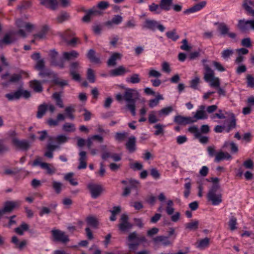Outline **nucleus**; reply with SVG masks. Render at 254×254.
<instances>
[{
    "instance_id": "nucleus-17",
    "label": "nucleus",
    "mask_w": 254,
    "mask_h": 254,
    "mask_svg": "<svg viewBox=\"0 0 254 254\" xmlns=\"http://www.w3.org/2000/svg\"><path fill=\"white\" fill-rule=\"evenodd\" d=\"M206 1H202L190 7V8L186 9L184 11V13L185 14H190L198 11L202 9L206 5Z\"/></svg>"
},
{
    "instance_id": "nucleus-43",
    "label": "nucleus",
    "mask_w": 254,
    "mask_h": 254,
    "mask_svg": "<svg viewBox=\"0 0 254 254\" xmlns=\"http://www.w3.org/2000/svg\"><path fill=\"white\" fill-rule=\"evenodd\" d=\"M95 51L93 50H90L88 53L87 57L91 62L98 63L99 59L95 57Z\"/></svg>"
},
{
    "instance_id": "nucleus-46",
    "label": "nucleus",
    "mask_w": 254,
    "mask_h": 254,
    "mask_svg": "<svg viewBox=\"0 0 254 254\" xmlns=\"http://www.w3.org/2000/svg\"><path fill=\"white\" fill-rule=\"evenodd\" d=\"M121 211V207L120 206L114 207L112 210L111 211L112 215L110 217V220L114 221L116 219V215Z\"/></svg>"
},
{
    "instance_id": "nucleus-32",
    "label": "nucleus",
    "mask_w": 254,
    "mask_h": 254,
    "mask_svg": "<svg viewBox=\"0 0 254 254\" xmlns=\"http://www.w3.org/2000/svg\"><path fill=\"white\" fill-rule=\"evenodd\" d=\"M100 13L98 10H97L95 8H93L88 12L87 14L83 17L82 20L84 22H88L90 20L91 17L92 15H97Z\"/></svg>"
},
{
    "instance_id": "nucleus-64",
    "label": "nucleus",
    "mask_w": 254,
    "mask_h": 254,
    "mask_svg": "<svg viewBox=\"0 0 254 254\" xmlns=\"http://www.w3.org/2000/svg\"><path fill=\"white\" fill-rule=\"evenodd\" d=\"M129 166L134 170H140L142 168V164L138 162L130 163Z\"/></svg>"
},
{
    "instance_id": "nucleus-42",
    "label": "nucleus",
    "mask_w": 254,
    "mask_h": 254,
    "mask_svg": "<svg viewBox=\"0 0 254 254\" xmlns=\"http://www.w3.org/2000/svg\"><path fill=\"white\" fill-rule=\"evenodd\" d=\"M47 110V107L46 104H42L38 107L37 117L38 118H41L45 114Z\"/></svg>"
},
{
    "instance_id": "nucleus-27",
    "label": "nucleus",
    "mask_w": 254,
    "mask_h": 254,
    "mask_svg": "<svg viewBox=\"0 0 254 254\" xmlns=\"http://www.w3.org/2000/svg\"><path fill=\"white\" fill-rule=\"evenodd\" d=\"M30 86L34 91L40 92L42 91V86L41 83L36 80H32L30 82Z\"/></svg>"
},
{
    "instance_id": "nucleus-51",
    "label": "nucleus",
    "mask_w": 254,
    "mask_h": 254,
    "mask_svg": "<svg viewBox=\"0 0 254 254\" xmlns=\"http://www.w3.org/2000/svg\"><path fill=\"white\" fill-rule=\"evenodd\" d=\"M122 21V17L120 15H116L114 17L111 21H108L107 22V25L110 26L112 23L115 24H119Z\"/></svg>"
},
{
    "instance_id": "nucleus-15",
    "label": "nucleus",
    "mask_w": 254,
    "mask_h": 254,
    "mask_svg": "<svg viewBox=\"0 0 254 254\" xmlns=\"http://www.w3.org/2000/svg\"><path fill=\"white\" fill-rule=\"evenodd\" d=\"M88 188L90 190L92 196L94 198L97 197L102 191L101 186L92 183L89 184Z\"/></svg>"
},
{
    "instance_id": "nucleus-50",
    "label": "nucleus",
    "mask_w": 254,
    "mask_h": 254,
    "mask_svg": "<svg viewBox=\"0 0 254 254\" xmlns=\"http://www.w3.org/2000/svg\"><path fill=\"white\" fill-rule=\"evenodd\" d=\"M200 82V78L198 76L194 77L193 79H192L190 83V86L191 88L196 89H197V86Z\"/></svg>"
},
{
    "instance_id": "nucleus-26",
    "label": "nucleus",
    "mask_w": 254,
    "mask_h": 254,
    "mask_svg": "<svg viewBox=\"0 0 254 254\" xmlns=\"http://www.w3.org/2000/svg\"><path fill=\"white\" fill-rule=\"evenodd\" d=\"M49 29V28L47 25H44L42 27L40 32L38 34L34 35V39L37 40L44 38L48 33Z\"/></svg>"
},
{
    "instance_id": "nucleus-19",
    "label": "nucleus",
    "mask_w": 254,
    "mask_h": 254,
    "mask_svg": "<svg viewBox=\"0 0 254 254\" xmlns=\"http://www.w3.org/2000/svg\"><path fill=\"white\" fill-rule=\"evenodd\" d=\"M130 71L128 68H126L123 66H120L118 68L112 70L110 71L111 76H117L125 74L126 73L130 72Z\"/></svg>"
},
{
    "instance_id": "nucleus-12",
    "label": "nucleus",
    "mask_w": 254,
    "mask_h": 254,
    "mask_svg": "<svg viewBox=\"0 0 254 254\" xmlns=\"http://www.w3.org/2000/svg\"><path fill=\"white\" fill-rule=\"evenodd\" d=\"M238 26L243 31H247L251 29L254 30V20H240Z\"/></svg>"
},
{
    "instance_id": "nucleus-54",
    "label": "nucleus",
    "mask_w": 254,
    "mask_h": 254,
    "mask_svg": "<svg viewBox=\"0 0 254 254\" xmlns=\"http://www.w3.org/2000/svg\"><path fill=\"white\" fill-rule=\"evenodd\" d=\"M173 111V108L171 106L166 107L160 110V116H166L168 115Z\"/></svg>"
},
{
    "instance_id": "nucleus-49",
    "label": "nucleus",
    "mask_w": 254,
    "mask_h": 254,
    "mask_svg": "<svg viewBox=\"0 0 254 254\" xmlns=\"http://www.w3.org/2000/svg\"><path fill=\"white\" fill-rule=\"evenodd\" d=\"M65 111L68 118L71 120L74 118V116L73 115V113L74 112V108L73 106L67 107L65 109Z\"/></svg>"
},
{
    "instance_id": "nucleus-39",
    "label": "nucleus",
    "mask_w": 254,
    "mask_h": 254,
    "mask_svg": "<svg viewBox=\"0 0 254 254\" xmlns=\"http://www.w3.org/2000/svg\"><path fill=\"white\" fill-rule=\"evenodd\" d=\"M231 147V150L233 152H237L238 150V146L233 142L226 141L223 146V148H226L228 147Z\"/></svg>"
},
{
    "instance_id": "nucleus-60",
    "label": "nucleus",
    "mask_w": 254,
    "mask_h": 254,
    "mask_svg": "<svg viewBox=\"0 0 254 254\" xmlns=\"http://www.w3.org/2000/svg\"><path fill=\"white\" fill-rule=\"evenodd\" d=\"M246 79L248 87H254V77L251 74H248Z\"/></svg>"
},
{
    "instance_id": "nucleus-34",
    "label": "nucleus",
    "mask_w": 254,
    "mask_h": 254,
    "mask_svg": "<svg viewBox=\"0 0 254 254\" xmlns=\"http://www.w3.org/2000/svg\"><path fill=\"white\" fill-rule=\"evenodd\" d=\"M144 27L154 30L159 27V25L156 21L151 20H147L144 24Z\"/></svg>"
},
{
    "instance_id": "nucleus-4",
    "label": "nucleus",
    "mask_w": 254,
    "mask_h": 254,
    "mask_svg": "<svg viewBox=\"0 0 254 254\" xmlns=\"http://www.w3.org/2000/svg\"><path fill=\"white\" fill-rule=\"evenodd\" d=\"M206 62L204 60L202 61L204 68V79L209 83L210 87L218 88L220 85V79L215 76L214 71L205 63Z\"/></svg>"
},
{
    "instance_id": "nucleus-8",
    "label": "nucleus",
    "mask_w": 254,
    "mask_h": 254,
    "mask_svg": "<svg viewBox=\"0 0 254 254\" xmlns=\"http://www.w3.org/2000/svg\"><path fill=\"white\" fill-rule=\"evenodd\" d=\"M227 123H228V127H226L225 126H216L214 128V131L216 132H222L223 130L226 129L227 132H229L232 128H234L236 126V121L232 115V119L230 121L227 120L226 121Z\"/></svg>"
},
{
    "instance_id": "nucleus-9",
    "label": "nucleus",
    "mask_w": 254,
    "mask_h": 254,
    "mask_svg": "<svg viewBox=\"0 0 254 254\" xmlns=\"http://www.w3.org/2000/svg\"><path fill=\"white\" fill-rule=\"evenodd\" d=\"M49 56L50 57L51 64L53 65L58 66L60 68H63L64 66V61L63 59H60L58 61L57 60L58 53L55 50H51L49 52Z\"/></svg>"
},
{
    "instance_id": "nucleus-35",
    "label": "nucleus",
    "mask_w": 254,
    "mask_h": 254,
    "mask_svg": "<svg viewBox=\"0 0 254 254\" xmlns=\"http://www.w3.org/2000/svg\"><path fill=\"white\" fill-rule=\"evenodd\" d=\"M173 0H162L160 3V7L165 10H169L172 5Z\"/></svg>"
},
{
    "instance_id": "nucleus-2",
    "label": "nucleus",
    "mask_w": 254,
    "mask_h": 254,
    "mask_svg": "<svg viewBox=\"0 0 254 254\" xmlns=\"http://www.w3.org/2000/svg\"><path fill=\"white\" fill-rule=\"evenodd\" d=\"M116 99L121 102L123 100V98L127 103V107L131 112L132 115L134 116L135 115V100L138 97V93L137 90L132 89H127L126 90L124 97L121 94L116 95Z\"/></svg>"
},
{
    "instance_id": "nucleus-29",
    "label": "nucleus",
    "mask_w": 254,
    "mask_h": 254,
    "mask_svg": "<svg viewBox=\"0 0 254 254\" xmlns=\"http://www.w3.org/2000/svg\"><path fill=\"white\" fill-rule=\"evenodd\" d=\"M86 222L89 226L93 228H97L99 224L97 219L93 216L87 217L86 218Z\"/></svg>"
},
{
    "instance_id": "nucleus-13",
    "label": "nucleus",
    "mask_w": 254,
    "mask_h": 254,
    "mask_svg": "<svg viewBox=\"0 0 254 254\" xmlns=\"http://www.w3.org/2000/svg\"><path fill=\"white\" fill-rule=\"evenodd\" d=\"M53 237L55 241L65 243L68 241V236L59 230H53L52 231Z\"/></svg>"
},
{
    "instance_id": "nucleus-3",
    "label": "nucleus",
    "mask_w": 254,
    "mask_h": 254,
    "mask_svg": "<svg viewBox=\"0 0 254 254\" xmlns=\"http://www.w3.org/2000/svg\"><path fill=\"white\" fill-rule=\"evenodd\" d=\"M160 201H164L163 206L168 215L171 216V220L174 223L178 222L181 218V213L175 211L174 203L171 199H166V196L163 193H160Z\"/></svg>"
},
{
    "instance_id": "nucleus-41",
    "label": "nucleus",
    "mask_w": 254,
    "mask_h": 254,
    "mask_svg": "<svg viewBox=\"0 0 254 254\" xmlns=\"http://www.w3.org/2000/svg\"><path fill=\"white\" fill-rule=\"evenodd\" d=\"M172 244V242L169 240V237L160 236V246H168Z\"/></svg>"
},
{
    "instance_id": "nucleus-56",
    "label": "nucleus",
    "mask_w": 254,
    "mask_h": 254,
    "mask_svg": "<svg viewBox=\"0 0 254 254\" xmlns=\"http://www.w3.org/2000/svg\"><path fill=\"white\" fill-rule=\"evenodd\" d=\"M237 219L234 216H232L229 222V226L231 230H234L237 229Z\"/></svg>"
},
{
    "instance_id": "nucleus-38",
    "label": "nucleus",
    "mask_w": 254,
    "mask_h": 254,
    "mask_svg": "<svg viewBox=\"0 0 254 254\" xmlns=\"http://www.w3.org/2000/svg\"><path fill=\"white\" fill-rule=\"evenodd\" d=\"M61 95L59 93H55L53 95V99L56 101V104L60 108L64 107L63 100L61 99Z\"/></svg>"
},
{
    "instance_id": "nucleus-36",
    "label": "nucleus",
    "mask_w": 254,
    "mask_h": 254,
    "mask_svg": "<svg viewBox=\"0 0 254 254\" xmlns=\"http://www.w3.org/2000/svg\"><path fill=\"white\" fill-rule=\"evenodd\" d=\"M129 182V184L130 185V187H127L125 189V190L123 192V195L124 196L128 195L130 192V190L133 188L136 187L138 185V183L135 181L130 180Z\"/></svg>"
},
{
    "instance_id": "nucleus-30",
    "label": "nucleus",
    "mask_w": 254,
    "mask_h": 254,
    "mask_svg": "<svg viewBox=\"0 0 254 254\" xmlns=\"http://www.w3.org/2000/svg\"><path fill=\"white\" fill-rule=\"evenodd\" d=\"M135 138L134 137H130L126 144L127 149L130 152H133L135 149Z\"/></svg>"
},
{
    "instance_id": "nucleus-16",
    "label": "nucleus",
    "mask_w": 254,
    "mask_h": 254,
    "mask_svg": "<svg viewBox=\"0 0 254 254\" xmlns=\"http://www.w3.org/2000/svg\"><path fill=\"white\" fill-rule=\"evenodd\" d=\"M174 121L179 125H186L195 122L192 117H186L181 116H176Z\"/></svg>"
},
{
    "instance_id": "nucleus-62",
    "label": "nucleus",
    "mask_w": 254,
    "mask_h": 254,
    "mask_svg": "<svg viewBox=\"0 0 254 254\" xmlns=\"http://www.w3.org/2000/svg\"><path fill=\"white\" fill-rule=\"evenodd\" d=\"M87 78L91 82H95V77L94 72V71L90 68L88 69L87 71Z\"/></svg>"
},
{
    "instance_id": "nucleus-5",
    "label": "nucleus",
    "mask_w": 254,
    "mask_h": 254,
    "mask_svg": "<svg viewBox=\"0 0 254 254\" xmlns=\"http://www.w3.org/2000/svg\"><path fill=\"white\" fill-rule=\"evenodd\" d=\"M207 197L208 200L213 205H218L221 203L222 199L220 185L212 186L207 193Z\"/></svg>"
},
{
    "instance_id": "nucleus-14",
    "label": "nucleus",
    "mask_w": 254,
    "mask_h": 254,
    "mask_svg": "<svg viewBox=\"0 0 254 254\" xmlns=\"http://www.w3.org/2000/svg\"><path fill=\"white\" fill-rule=\"evenodd\" d=\"M20 204L19 201H7L4 203L3 209L0 210L1 212V216L5 212L11 211L13 209L18 207Z\"/></svg>"
},
{
    "instance_id": "nucleus-40",
    "label": "nucleus",
    "mask_w": 254,
    "mask_h": 254,
    "mask_svg": "<svg viewBox=\"0 0 254 254\" xmlns=\"http://www.w3.org/2000/svg\"><path fill=\"white\" fill-rule=\"evenodd\" d=\"M218 30L222 35L224 36L228 33L229 28L225 24L220 23L218 24Z\"/></svg>"
},
{
    "instance_id": "nucleus-7",
    "label": "nucleus",
    "mask_w": 254,
    "mask_h": 254,
    "mask_svg": "<svg viewBox=\"0 0 254 254\" xmlns=\"http://www.w3.org/2000/svg\"><path fill=\"white\" fill-rule=\"evenodd\" d=\"M128 240L129 242L128 247L130 250H134L137 249L140 243L145 240V238L143 236L139 237L135 233L133 232L129 234Z\"/></svg>"
},
{
    "instance_id": "nucleus-33",
    "label": "nucleus",
    "mask_w": 254,
    "mask_h": 254,
    "mask_svg": "<svg viewBox=\"0 0 254 254\" xmlns=\"http://www.w3.org/2000/svg\"><path fill=\"white\" fill-rule=\"evenodd\" d=\"M121 55L119 53L113 54L108 62L110 66L114 65L116 64V61L121 59Z\"/></svg>"
},
{
    "instance_id": "nucleus-52",
    "label": "nucleus",
    "mask_w": 254,
    "mask_h": 254,
    "mask_svg": "<svg viewBox=\"0 0 254 254\" xmlns=\"http://www.w3.org/2000/svg\"><path fill=\"white\" fill-rule=\"evenodd\" d=\"M63 130L66 132H73L75 130V128L73 124L65 123L63 126Z\"/></svg>"
},
{
    "instance_id": "nucleus-25",
    "label": "nucleus",
    "mask_w": 254,
    "mask_h": 254,
    "mask_svg": "<svg viewBox=\"0 0 254 254\" xmlns=\"http://www.w3.org/2000/svg\"><path fill=\"white\" fill-rule=\"evenodd\" d=\"M232 156L228 152H224L222 151L218 152L215 155V161L219 162L224 159H231Z\"/></svg>"
},
{
    "instance_id": "nucleus-45",
    "label": "nucleus",
    "mask_w": 254,
    "mask_h": 254,
    "mask_svg": "<svg viewBox=\"0 0 254 254\" xmlns=\"http://www.w3.org/2000/svg\"><path fill=\"white\" fill-rule=\"evenodd\" d=\"M234 53V51L231 49H227L222 52V57L224 60L228 59Z\"/></svg>"
},
{
    "instance_id": "nucleus-22",
    "label": "nucleus",
    "mask_w": 254,
    "mask_h": 254,
    "mask_svg": "<svg viewBox=\"0 0 254 254\" xmlns=\"http://www.w3.org/2000/svg\"><path fill=\"white\" fill-rule=\"evenodd\" d=\"M210 239L207 237L198 240L195 243V247L199 250H204L209 247Z\"/></svg>"
},
{
    "instance_id": "nucleus-63",
    "label": "nucleus",
    "mask_w": 254,
    "mask_h": 254,
    "mask_svg": "<svg viewBox=\"0 0 254 254\" xmlns=\"http://www.w3.org/2000/svg\"><path fill=\"white\" fill-rule=\"evenodd\" d=\"M54 139L59 144H61L66 142L67 137L64 135H60L55 138Z\"/></svg>"
},
{
    "instance_id": "nucleus-18",
    "label": "nucleus",
    "mask_w": 254,
    "mask_h": 254,
    "mask_svg": "<svg viewBox=\"0 0 254 254\" xmlns=\"http://www.w3.org/2000/svg\"><path fill=\"white\" fill-rule=\"evenodd\" d=\"M128 217L126 214H123L121 216V222L119 225V228L122 231H126L130 229L132 225L127 222Z\"/></svg>"
},
{
    "instance_id": "nucleus-24",
    "label": "nucleus",
    "mask_w": 254,
    "mask_h": 254,
    "mask_svg": "<svg viewBox=\"0 0 254 254\" xmlns=\"http://www.w3.org/2000/svg\"><path fill=\"white\" fill-rule=\"evenodd\" d=\"M13 145L17 148L20 149H26L28 148L29 145L28 142L26 140H20L18 139L14 138L12 141Z\"/></svg>"
},
{
    "instance_id": "nucleus-44",
    "label": "nucleus",
    "mask_w": 254,
    "mask_h": 254,
    "mask_svg": "<svg viewBox=\"0 0 254 254\" xmlns=\"http://www.w3.org/2000/svg\"><path fill=\"white\" fill-rule=\"evenodd\" d=\"M57 147H58V146L56 145H54L51 144L50 143L47 146V149H48V151H47L45 153V156L48 158H52L53 157L52 152Z\"/></svg>"
},
{
    "instance_id": "nucleus-20",
    "label": "nucleus",
    "mask_w": 254,
    "mask_h": 254,
    "mask_svg": "<svg viewBox=\"0 0 254 254\" xmlns=\"http://www.w3.org/2000/svg\"><path fill=\"white\" fill-rule=\"evenodd\" d=\"M79 68V65L77 63H73L71 65L70 74L72 79L77 81H80V75L76 72Z\"/></svg>"
},
{
    "instance_id": "nucleus-53",
    "label": "nucleus",
    "mask_w": 254,
    "mask_h": 254,
    "mask_svg": "<svg viewBox=\"0 0 254 254\" xmlns=\"http://www.w3.org/2000/svg\"><path fill=\"white\" fill-rule=\"evenodd\" d=\"M28 228V225L26 224H22L20 226L15 229V232L20 235H23V232Z\"/></svg>"
},
{
    "instance_id": "nucleus-10",
    "label": "nucleus",
    "mask_w": 254,
    "mask_h": 254,
    "mask_svg": "<svg viewBox=\"0 0 254 254\" xmlns=\"http://www.w3.org/2000/svg\"><path fill=\"white\" fill-rule=\"evenodd\" d=\"M33 166L40 165L41 167L47 170V173L52 174L56 171L55 168L51 165L41 162V159L40 158L36 159L32 164Z\"/></svg>"
},
{
    "instance_id": "nucleus-61",
    "label": "nucleus",
    "mask_w": 254,
    "mask_h": 254,
    "mask_svg": "<svg viewBox=\"0 0 254 254\" xmlns=\"http://www.w3.org/2000/svg\"><path fill=\"white\" fill-rule=\"evenodd\" d=\"M127 81L132 83H137L140 81V78L137 74H134L129 79H127Z\"/></svg>"
},
{
    "instance_id": "nucleus-11",
    "label": "nucleus",
    "mask_w": 254,
    "mask_h": 254,
    "mask_svg": "<svg viewBox=\"0 0 254 254\" xmlns=\"http://www.w3.org/2000/svg\"><path fill=\"white\" fill-rule=\"evenodd\" d=\"M205 106L204 105L199 106L192 117L195 120V122L199 120H205L208 118V115L205 111Z\"/></svg>"
},
{
    "instance_id": "nucleus-57",
    "label": "nucleus",
    "mask_w": 254,
    "mask_h": 254,
    "mask_svg": "<svg viewBox=\"0 0 254 254\" xmlns=\"http://www.w3.org/2000/svg\"><path fill=\"white\" fill-rule=\"evenodd\" d=\"M198 222L197 221H193L186 225L187 229L190 230H196L198 227Z\"/></svg>"
},
{
    "instance_id": "nucleus-1",
    "label": "nucleus",
    "mask_w": 254,
    "mask_h": 254,
    "mask_svg": "<svg viewBox=\"0 0 254 254\" xmlns=\"http://www.w3.org/2000/svg\"><path fill=\"white\" fill-rule=\"evenodd\" d=\"M31 58L37 61L35 65V68L36 69L39 70V75L41 77L47 76L49 78H53V81L57 84H59L62 86L67 84V82L66 80H59L56 79V75L54 72H50L44 69L45 63L43 59L40 60V55L38 53H35L32 55Z\"/></svg>"
},
{
    "instance_id": "nucleus-59",
    "label": "nucleus",
    "mask_w": 254,
    "mask_h": 254,
    "mask_svg": "<svg viewBox=\"0 0 254 254\" xmlns=\"http://www.w3.org/2000/svg\"><path fill=\"white\" fill-rule=\"evenodd\" d=\"M62 186L63 184L61 183L56 181L53 182V189L57 193H59L61 191Z\"/></svg>"
},
{
    "instance_id": "nucleus-37",
    "label": "nucleus",
    "mask_w": 254,
    "mask_h": 254,
    "mask_svg": "<svg viewBox=\"0 0 254 254\" xmlns=\"http://www.w3.org/2000/svg\"><path fill=\"white\" fill-rule=\"evenodd\" d=\"M73 175L72 173H67L65 175L64 179L68 181L71 185L76 186L78 183L76 180L73 178Z\"/></svg>"
},
{
    "instance_id": "nucleus-6",
    "label": "nucleus",
    "mask_w": 254,
    "mask_h": 254,
    "mask_svg": "<svg viewBox=\"0 0 254 254\" xmlns=\"http://www.w3.org/2000/svg\"><path fill=\"white\" fill-rule=\"evenodd\" d=\"M15 23L17 27L20 28L17 32V34L22 37H26L35 29L34 25L26 22L21 19H17Z\"/></svg>"
},
{
    "instance_id": "nucleus-23",
    "label": "nucleus",
    "mask_w": 254,
    "mask_h": 254,
    "mask_svg": "<svg viewBox=\"0 0 254 254\" xmlns=\"http://www.w3.org/2000/svg\"><path fill=\"white\" fill-rule=\"evenodd\" d=\"M22 77H28V73L23 70H21L18 73H14L10 76L9 82H16L19 81Z\"/></svg>"
},
{
    "instance_id": "nucleus-48",
    "label": "nucleus",
    "mask_w": 254,
    "mask_h": 254,
    "mask_svg": "<svg viewBox=\"0 0 254 254\" xmlns=\"http://www.w3.org/2000/svg\"><path fill=\"white\" fill-rule=\"evenodd\" d=\"M5 97L9 100H16L20 98V92L18 90L14 93L6 94Z\"/></svg>"
},
{
    "instance_id": "nucleus-58",
    "label": "nucleus",
    "mask_w": 254,
    "mask_h": 254,
    "mask_svg": "<svg viewBox=\"0 0 254 254\" xmlns=\"http://www.w3.org/2000/svg\"><path fill=\"white\" fill-rule=\"evenodd\" d=\"M98 140L99 141L101 142L103 140V138L101 136L99 135H95L92 136L90 138H89L87 141V145L88 147H90L91 145L92 141L94 140Z\"/></svg>"
},
{
    "instance_id": "nucleus-47",
    "label": "nucleus",
    "mask_w": 254,
    "mask_h": 254,
    "mask_svg": "<svg viewBox=\"0 0 254 254\" xmlns=\"http://www.w3.org/2000/svg\"><path fill=\"white\" fill-rule=\"evenodd\" d=\"M166 36L174 41H176L179 38V36L177 34L175 30L168 31L166 33Z\"/></svg>"
},
{
    "instance_id": "nucleus-21",
    "label": "nucleus",
    "mask_w": 254,
    "mask_h": 254,
    "mask_svg": "<svg viewBox=\"0 0 254 254\" xmlns=\"http://www.w3.org/2000/svg\"><path fill=\"white\" fill-rule=\"evenodd\" d=\"M242 6L247 12L254 15V10L252 8L254 7V0H243Z\"/></svg>"
},
{
    "instance_id": "nucleus-31",
    "label": "nucleus",
    "mask_w": 254,
    "mask_h": 254,
    "mask_svg": "<svg viewBox=\"0 0 254 254\" xmlns=\"http://www.w3.org/2000/svg\"><path fill=\"white\" fill-rule=\"evenodd\" d=\"M78 56V53L75 51H72L69 52H64L63 53V58L65 60H73Z\"/></svg>"
},
{
    "instance_id": "nucleus-55",
    "label": "nucleus",
    "mask_w": 254,
    "mask_h": 254,
    "mask_svg": "<svg viewBox=\"0 0 254 254\" xmlns=\"http://www.w3.org/2000/svg\"><path fill=\"white\" fill-rule=\"evenodd\" d=\"M188 130L191 133H193L195 137H199L200 136V132L198 130V127L195 126H192L190 127L189 128Z\"/></svg>"
},
{
    "instance_id": "nucleus-28",
    "label": "nucleus",
    "mask_w": 254,
    "mask_h": 254,
    "mask_svg": "<svg viewBox=\"0 0 254 254\" xmlns=\"http://www.w3.org/2000/svg\"><path fill=\"white\" fill-rule=\"evenodd\" d=\"M41 4L52 9H55L58 5L56 0H41Z\"/></svg>"
}]
</instances>
